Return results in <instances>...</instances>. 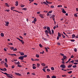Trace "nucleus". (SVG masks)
<instances>
[{"mask_svg":"<svg viewBox=\"0 0 78 78\" xmlns=\"http://www.w3.org/2000/svg\"><path fill=\"white\" fill-rule=\"evenodd\" d=\"M51 77L52 78H56V76H54V75L53 76H51Z\"/></svg>","mask_w":78,"mask_h":78,"instance_id":"obj_31","label":"nucleus"},{"mask_svg":"<svg viewBox=\"0 0 78 78\" xmlns=\"http://www.w3.org/2000/svg\"><path fill=\"white\" fill-rule=\"evenodd\" d=\"M72 65H70L69 66H68V68H70L72 67Z\"/></svg>","mask_w":78,"mask_h":78,"instance_id":"obj_17","label":"nucleus"},{"mask_svg":"<svg viewBox=\"0 0 78 78\" xmlns=\"http://www.w3.org/2000/svg\"><path fill=\"white\" fill-rule=\"evenodd\" d=\"M39 16H40V17H41L42 19H44V18L43 14H40L39 15Z\"/></svg>","mask_w":78,"mask_h":78,"instance_id":"obj_3","label":"nucleus"},{"mask_svg":"<svg viewBox=\"0 0 78 78\" xmlns=\"http://www.w3.org/2000/svg\"><path fill=\"white\" fill-rule=\"evenodd\" d=\"M20 55H21V56H23L25 54H24V53L23 52H20Z\"/></svg>","mask_w":78,"mask_h":78,"instance_id":"obj_9","label":"nucleus"},{"mask_svg":"<svg viewBox=\"0 0 78 78\" xmlns=\"http://www.w3.org/2000/svg\"><path fill=\"white\" fill-rule=\"evenodd\" d=\"M75 36L76 35H75L74 34H73L72 35V38L73 39V38H75Z\"/></svg>","mask_w":78,"mask_h":78,"instance_id":"obj_12","label":"nucleus"},{"mask_svg":"<svg viewBox=\"0 0 78 78\" xmlns=\"http://www.w3.org/2000/svg\"><path fill=\"white\" fill-rule=\"evenodd\" d=\"M55 15H53L52 16H50V18H52V19L54 18L55 17Z\"/></svg>","mask_w":78,"mask_h":78,"instance_id":"obj_21","label":"nucleus"},{"mask_svg":"<svg viewBox=\"0 0 78 78\" xmlns=\"http://www.w3.org/2000/svg\"><path fill=\"white\" fill-rule=\"evenodd\" d=\"M75 37L76 38V39H77V38H78V34H77V36H75Z\"/></svg>","mask_w":78,"mask_h":78,"instance_id":"obj_63","label":"nucleus"},{"mask_svg":"<svg viewBox=\"0 0 78 78\" xmlns=\"http://www.w3.org/2000/svg\"><path fill=\"white\" fill-rule=\"evenodd\" d=\"M58 36L59 37H61V34L59 32L58 33Z\"/></svg>","mask_w":78,"mask_h":78,"instance_id":"obj_13","label":"nucleus"},{"mask_svg":"<svg viewBox=\"0 0 78 78\" xmlns=\"http://www.w3.org/2000/svg\"><path fill=\"white\" fill-rule=\"evenodd\" d=\"M42 70L44 72H46V71H45V69H44V68L42 69Z\"/></svg>","mask_w":78,"mask_h":78,"instance_id":"obj_46","label":"nucleus"},{"mask_svg":"<svg viewBox=\"0 0 78 78\" xmlns=\"http://www.w3.org/2000/svg\"><path fill=\"white\" fill-rule=\"evenodd\" d=\"M47 70L48 72H50V70L48 69H47Z\"/></svg>","mask_w":78,"mask_h":78,"instance_id":"obj_54","label":"nucleus"},{"mask_svg":"<svg viewBox=\"0 0 78 78\" xmlns=\"http://www.w3.org/2000/svg\"><path fill=\"white\" fill-rule=\"evenodd\" d=\"M14 8H15V7H11V10H13V9H14Z\"/></svg>","mask_w":78,"mask_h":78,"instance_id":"obj_33","label":"nucleus"},{"mask_svg":"<svg viewBox=\"0 0 78 78\" xmlns=\"http://www.w3.org/2000/svg\"><path fill=\"white\" fill-rule=\"evenodd\" d=\"M60 55H61V56H64V54H63L60 53Z\"/></svg>","mask_w":78,"mask_h":78,"instance_id":"obj_62","label":"nucleus"},{"mask_svg":"<svg viewBox=\"0 0 78 78\" xmlns=\"http://www.w3.org/2000/svg\"><path fill=\"white\" fill-rule=\"evenodd\" d=\"M23 58H24L23 56H20L18 58L19 59H20V60H21V61H23Z\"/></svg>","mask_w":78,"mask_h":78,"instance_id":"obj_1","label":"nucleus"},{"mask_svg":"<svg viewBox=\"0 0 78 78\" xmlns=\"http://www.w3.org/2000/svg\"><path fill=\"white\" fill-rule=\"evenodd\" d=\"M23 56L24 58H27V55H24V56Z\"/></svg>","mask_w":78,"mask_h":78,"instance_id":"obj_32","label":"nucleus"},{"mask_svg":"<svg viewBox=\"0 0 78 78\" xmlns=\"http://www.w3.org/2000/svg\"><path fill=\"white\" fill-rule=\"evenodd\" d=\"M27 9V8H23L22 9V10H24V11H26Z\"/></svg>","mask_w":78,"mask_h":78,"instance_id":"obj_27","label":"nucleus"},{"mask_svg":"<svg viewBox=\"0 0 78 78\" xmlns=\"http://www.w3.org/2000/svg\"><path fill=\"white\" fill-rule=\"evenodd\" d=\"M39 45L40 47H41V48H42V44H39Z\"/></svg>","mask_w":78,"mask_h":78,"instance_id":"obj_50","label":"nucleus"},{"mask_svg":"<svg viewBox=\"0 0 78 78\" xmlns=\"http://www.w3.org/2000/svg\"><path fill=\"white\" fill-rule=\"evenodd\" d=\"M1 34L2 37H3V36H4V34H3V33H1Z\"/></svg>","mask_w":78,"mask_h":78,"instance_id":"obj_25","label":"nucleus"},{"mask_svg":"<svg viewBox=\"0 0 78 78\" xmlns=\"http://www.w3.org/2000/svg\"><path fill=\"white\" fill-rule=\"evenodd\" d=\"M62 36L63 38H65V37H66V36L64 35H63V34H62Z\"/></svg>","mask_w":78,"mask_h":78,"instance_id":"obj_28","label":"nucleus"},{"mask_svg":"<svg viewBox=\"0 0 78 78\" xmlns=\"http://www.w3.org/2000/svg\"><path fill=\"white\" fill-rule=\"evenodd\" d=\"M47 78H50V76H49V75H48L47 76Z\"/></svg>","mask_w":78,"mask_h":78,"instance_id":"obj_53","label":"nucleus"},{"mask_svg":"<svg viewBox=\"0 0 78 78\" xmlns=\"http://www.w3.org/2000/svg\"><path fill=\"white\" fill-rule=\"evenodd\" d=\"M5 60L6 62H8V59H7V58H6L5 59Z\"/></svg>","mask_w":78,"mask_h":78,"instance_id":"obj_44","label":"nucleus"},{"mask_svg":"<svg viewBox=\"0 0 78 78\" xmlns=\"http://www.w3.org/2000/svg\"><path fill=\"white\" fill-rule=\"evenodd\" d=\"M51 31L52 34H54V30L52 29Z\"/></svg>","mask_w":78,"mask_h":78,"instance_id":"obj_45","label":"nucleus"},{"mask_svg":"<svg viewBox=\"0 0 78 78\" xmlns=\"http://www.w3.org/2000/svg\"><path fill=\"white\" fill-rule=\"evenodd\" d=\"M69 63L71 62V63H74V60H72L71 61V62H69Z\"/></svg>","mask_w":78,"mask_h":78,"instance_id":"obj_49","label":"nucleus"},{"mask_svg":"<svg viewBox=\"0 0 78 78\" xmlns=\"http://www.w3.org/2000/svg\"><path fill=\"white\" fill-rule=\"evenodd\" d=\"M5 23H6V24L5 25V26H8V25H9V22H5Z\"/></svg>","mask_w":78,"mask_h":78,"instance_id":"obj_10","label":"nucleus"},{"mask_svg":"<svg viewBox=\"0 0 78 78\" xmlns=\"http://www.w3.org/2000/svg\"><path fill=\"white\" fill-rule=\"evenodd\" d=\"M5 67H8V64H7V63L5 62Z\"/></svg>","mask_w":78,"mask_h":78,"instance_id":"obj_15","label":"nucleus"},{"mask_svg":"<svg viewBox=\"0 0 78 78\" xmlns=\"http://www.w3.org/2000/svg\"><path fill=\"white\" fill-rule=\"evenodd\" d=\"M17 67H22V66L20 65H17Z\"/></svg>","mask_w":78,"mask_h":78,"instance_id":"obj_40","label":"nucleus"},{"mask_svg":"<svg viewBox=\"0 0 78 78\" xmlns=\"http://www.w3.org/2000/svg\"><path fill=\"white\" fill-rule=\"evenodd\" d=\"M24 6H25V5L23 4L21 5V8H23Z\"/></svg>","mask_w":78,"mask_h":78,"instance_id":"obj_24","label":"nucleus"},{"mask_svg":"<svg viewBox=\"0 0 78 78\" xmlns=\"http://www.w3.org/2000/svg\"><path fill=\"white\" fill-rule=\"evenodd\" d=\"M59 37L58 36L57 37V40H59Z\"/></svg>","mask_w":78,"mask_h":78,"instance_id":"obj_55","label":"nucleus"},{"mask_svg":"<svg viewBox=\"0 0 78 78\" xmlns=\"http://www.w3.org/2000/svg\"><path fill=\"white\" fill-rule=\"evenodd\" d=\"M7 77H8V78H12V77L10 76H9V74H8L7 75Z\"/></svg>","mask_w":78,"mask_h":78,"instance_id":"obj_6","label":"nucleus"},{"mask_svg":"<svg viewBox=\"0 0 78 78\" xmlns=\"http://www.w3.org/2000/svg\"><path fill=\"white\" fill-rule=\"evenodd\" d=\"M33 69H36V67L35 66H33Z\"/></svg>","mask_w":78,"mask_h":78,"instance_id":"obj_41","label":"nucleus"},{"mask_svg":"<svg viewBox=\"0 0 78 78\" xmlns=\"http://www.w3.org/2000/svg\"><path fill=\"white\" fill-rule=\"evenodd\" d=\"M56 28V26H54L53 27L54 30H55V29Z\"/></svg>","mask_w":78,"mask_h":78,"instance_id":"obj_64","label":"nucleus"},{"mask_svg":"<svg viewBox=\"0 0 78 78\" xmlns=\"http://www.w3.org/2000/svg\"><path fill=\"white\" fill-rule=\"evenodd\" d=\"M47 30L48 31H49L50 30V28L49 27H47Z\"/></svg>","mask_w":78,"mask_h":78,"instance_id":"obj_18","label":"nucleus"},{"mask_svg":"<svg viewBox=\"0 0 78 78\" xmlns=\"http://www.w3.org/2000/svg\"><path fill=\"white\" fill-rule=\"evenodd\" d=\"M41 66H45V64L44 63H42L41 64Z\"/></svg>","mask_w":78,"mask_h":78,"instance_id":"obj_22","label":"nucleus"},{"mask_svg":"<svg viewBox=\"0 0 78 78\" xmlns=\"http://www.w3.org/2000/svg\"><path fill=\"white\" fill-rule=\"evenodd\" d=\"M34 22H36L37 21V19H36V18H35L34 20Z\"/></svg>","mask_w":78,"mask_h":78,"instance_id":"obj_34","label":"nucleus"},{"mask_svg":"<svg viewBox=\"0 0 78 78\" xmlns=\"http://www.w3.org/2000/svg\"><path fill=\"white\" fill-rule=\"evenodd\" d=\"M20 42H22V44H24V41H23V40H20Z\"/></svg>","mask_w":78,"mask_h":78,"instance_id":"obj_19","label":"nucleus"},{"mask_svg":"<svg viewBox=\"0 0 78 78\" xmlns=\"http://www.w3.org/2000/svg\"><path fill=\"white\" fill-rule=\"evenodd\" d=\"M2 73H3L4 74H5V75H6V76H7V75H8V73H3L2 72H1Z\"/></svg>","mask_w":78,"mask_h":78,"instance_id":"obj_26","label":"nucleus"},{"mask_svg":"<svg viewBox=\"0 0 78 78\" xmlns=\"http://www.w3.org/2000/svg\"><path fill=\"white\" fill-rule=\"evenodd\" d=\"M70 41L71 42H75V40L74 39H72L70 40Z\"/></svg>","mask_w":78,"mask_h":78,"instance_id":"obj_36","label":"nucleus"},{"mask_svg":"<svg viewBox=\"0 0 78 78\" xmlns=\"http://www.w3.org/2000/svg\"><path fill=\"white\" fill-rule=\"evenodd\" d=\"M16 4L15 5L16 6H18L19 5V3L18 2L16 1Z\"/></svg>","mask_w":78,"mask_h":78,"instance_id":"obj_11","label":"nucleus"},{"mask_svg":"<svg viewBox=\"0 0 78 78\" xmlns=\"http://www.w3.org/2000/svg\"><path fill=\"white\" fill-rule=\"evenodd\" d=\"M39 59L38 58H37L36 59H35V61H39Z\"/></svg>","mask_w":78,"mask_h":78,"instance_id":"obj_58","label":"nucleus"},{"mask_svg":"<svg viewBox=\"0 0 78 78\" xmlns=\"http://www.w3.org/2000/svg\"><path fill=\"white\" fill-rule=\"evenodd\" d=\"M48 32L51 35V34H52V33H51V30H50L48 31Z\"/></svg>","mask_w":78,"mask_h":78,"instance_id":"obj_14","label":"nucleus"},{"mask_svg":"<svg viewBox=\"0 0 78 78\" xmlns=\"http://www.w3.org/2000/svg\"><path fill=\"white\" fill-rule=\"evenodd\" d=\"M72 73V71H70V72H68V73H69V74Z\"/></svg>","mask_w":78,"mask_h":78,"instance_id":"obj_47","label":"nucleus"},{"mask_svg":"<svg viewBox=\"0 0 78 78\" xmlns=\"http://www.w3.org/2000/svg\"><path fill=\"white\" fill-rule=\"evenodd\" d=\"M51 8H54V6H53V5L51 6Z\"/></svg>","mask_w":78,"mask_h":78,"instance_id":"obj_61","label":"nucleus"},{"mask_svg":"<svg viewBox=\"0 0 78 78\" xmlns=\"http://www.w3.org/2000/svg\"><path fill=\"white\" fill-rule=\"evenodd\" d=\"M15 74L16 75H18V76H22V75H21V74H20V73H15Z\"/></svg>","mask_w":78,"mask_h":78,"instance_id":"obj_4","label":"nucleus"},{"mask_svg":"<svg viewBox=\"0 0 78 78\" xmlns=\"http://www.w3.org/2000/svg\"><path fill=\"white\" fill-rule=\"evenodd\" d=\"M13 51H17V49L16 48H15V49H13Z\"/></svg>","mask_w":78,"mask_h":78,"instance_id":"obj_43","label":"nucleus"},{"mask_svg":"<svg viewBox=\"0 0 78 78\" xmlns=\"http://www.w3.org/2000/svg\"><path fill=\"white\" fill-rule=\"evenodd\" d=\"M46 51L48 52V49L47 48H45Z\"/></svg>","mask_w":78,"mask_h":78,"instance_id":"obj_42","label":"nucleus"},{"mask_svg":"<svg viewBox=\"0 0 78 78\" xmlns=\"http://www.w3.org/2000/svg\"><path fill=\"white\" fill-rule=\"evenodd\" d=\"M74 16L75 17H78V16H77V15L76 14H74Z\"/></svg>","mask_w":78,"mask_h":78,"instance_id":"obj_57","label":"nucleus"},{"mask_svg":"<svg viewBox=\"0 0 78 78\" xmlns=\"http://www.w3.org/2000/svg\"><path fill=\"white\" fill-rule=\"evenodd\" d=\"M75 61V62H78V59L76 60Z\"/></svg>","mask_w":78,"mask_h":78,"instance_id":"obj_60","label":"nucleus"},{"mask_svg":"<svg viewBox=\"0 0 78 78\" xmlns=\"http://www.w3.org/2000/svg\"><path fill=\"white\" fill-rule=\"evenodd\" d=\"M62 77H65V76L66 77V75H62Z\"/></svg>","mask_w":78,"mask_h":78,"instance_id":"obj_56","label":"nucleus"},{"mask_svg":"<svg viewBox=\"0 0 78 78\" xmlns=\"http://www.w3.org/2000/svg\"><path fill=\"white\" fill-rule=\"evenodd\" d=\"M40 54H44V51H43L42 52H40Z\"/></svg>","mask_w":78,"mask_h":78,"instance_id":"obj_51","label":"nucleus"},{"mask_svg":"<svg viewBox=\"0 0 78 78\" xmlns=\"http://www.w3.org/2000/svg\"><path fill=\"white\" fill-rule=\"evenodd\" d=\"M51 69L52 70H55V68H54V67H51Z\"/></svg>","mask_w":78,"mask_h":78,"instance_id":"obj_37","label":"nucleus"},{"mask_svg":"<svg viewBox=\"0 0 78 78\" xmlns=\"http://www.w3.org/2000/svg\"><path fill=\"white\" fill-rule=\"evenodd\" d=\"M52 12H53V11H52V10L48 12V13H49V14H50Z\"/></svg>","mask_w":78,"mask_h":78,"instance_id":"obj_52","label":"nucleus"},{"mask_svg":"<svg viewBox=\"0 0 78 78\" xmlns=\"http://www.w3.org/2000/svg\"><path fill=\"white\" fill-rule=\"evenodd\" d=\"M60 67H62V69H65L66 68V65H61Z\"/></svg>","mask_w":78,"mask_h":78,"instance_id":"obj_2","label":"nucleus"},{"mask_svg":"<svg viewBox=\"0 0 78 78\" xmlns=\"http://www.w3.org/2000/svg\"><path fill=\"white\" fill-rule=\"evenodd\" d=\"M37 67H38V68H39V67H40V64L39 63H37Z\"/></svg>","mask_w":78,"mask_h":78,"instance_id":"obj_20","label":"nucleus"},{"mask_svg":"<svg viewBox=\"0 0 78 78\" xmlns=\"http://www.w3.org/2000/svg\"><path fill=\"white\" fill-rule=\"evenodd\" d=\"M62 9V12H63V13H64V14H66V12L64 9Z\"/></svg>","mask_w":78,"mask_h":78,"instance_id":"obj_5","label":"nucleus"},{"mask_svg":"<svg viewBox=\"0 0 78 78\" xmlns=\"http://www.w3.org/2000/svg\"><path fill=\"white\" fill-rule=\"evenodd\" d=\"M44 32L46 34H48V31L47 30H45L44 31Z\"/></svg>","mask_w":78,"mask_h":78,"instance_id":"obj_8","label":"nucleus"},{"mask_svg":"<svg viewBox=\"0 0 78 78\" xmlns=\"http://www.w3.org/2000/svg\"><path fill=\"white\" fill-rule=\"evenodd\" d=\"M77 66L76 65H74L73 66V68H76V67Z\"/></svg>","mask_w":78,"mask_h":78,"instance_id":"obj_39","label":"nucleus"},{"mask_svg":"<svg viewBox=\"0 0 78 78\" xmlns=\"http://www.w3.org/2000/svg\"><path fill=\"white\" fill-rule=\"evenodd\" d=\"M36 56L37 58H39V55L36 54Z\"/></svg>","mask_w":78,"mask_h":78,"instance_id":"obj_29","label":"nucleus"},{"mask_svg":"<svg viewBox=\"0 0 78 78\" xmlns=\"http://www.w3.org/2000/svg\"><path fill=\"white\" fill-rule=\"evenodd\" d=\"M5 5L6 6H8V7H9V5H8V4H7V3H5Z\"/></svg>","mask_w":78,"mask_h":78,"instance_id":"obj_30","label":"nucleus"},{"mask_svg":"<svg viewBox=\"0 0 78 78\" xmlns=\"http://www.w3.org/2000/svg\"><path fill=\"white\" fill-rule=\"evenodd\" d=\"M63 58L65 59H66L67 57L66 55H64L63 56Z\"/></svg>","mask_w":78,"mask_h":78,"instance_id":"obj_23","label":"nucleus"},{"mask_svg":"<svg viewBox=\"0 0 78 78\" xmlns=\"http://www.w3.org/2000/svg\"><path fill=\"white\" fill-rule=\"evenodd\" d=\"M48 68V66H46V67H45L44 68V69H47Z\"/></svg>","mask_w":78,"mask_h":78,"instance_id":"obj_59","label":"nucleus"},{"mask_svg":"<svg viewBox=\"0 0 78 78\" xmlns=\"http://www.w3.org/2000/svg\"><path fill=\"white\" fill-rule=\"evenodd\" d=\"M74 51L75 52H76L77 51V49L76 48H74Z\"/></svg>","mask_w":78,"mask_h":78,"instance_id":"obj_35","label":"nucleus"},{"mask_svg":"<svg viewBox=\"0 0 78 78\" xmlns=\"http://www.w3.org/2000/svg\"><path fill=\"white\" fill-rule=\"evenodd\" d=\"M14 63H15V64L16 65H17V64H18V65L20 64V62H14Z\"/></svg>","mask_w":78,"mask_h":78,"instance_id":"obj_7","label":"nucleus"},{"mask_svg":"<svg viewBox=\"0 0 78 78\" xmlns=\"http://www.w3.org/2000/svg\"><path fill=\"white\" fill-rule=\"evenodd\" d=\"M10 49H11V50H13V49H14V47H10Z\"/></svg>","mask_w":78,"mask_h":78,"instance_id":"obj_48","label":"nucleus"},{"mask_svg":"<svg viewBox=\"0 0 78 78\" xmlns=\"http://www.w3.org/2000/svg\"><path fill=\"white\" fill-rule=\"evenodd\" d=\"M46 3H48V4H51L52 3V2H48V1L47 0H46Z\"/></svg>","mask_w":78,"mask_h":78,"instance_id":"obj_16","label":"nucleus"},{"mask_svg":"<svg viewBox=\"0 0 78 78\" xmlns=\"http://www.w3.org/2000/svg\"><path fill=\"white\" fill-rule=\"evenodd\" d=\"M6 70H7L6 69V68H4L3 69V71H6Z\"/></svg>","mask_w":78,"mask_h":78,"instance_id":"obj_38","label":"nucleus"}]
</instances>
